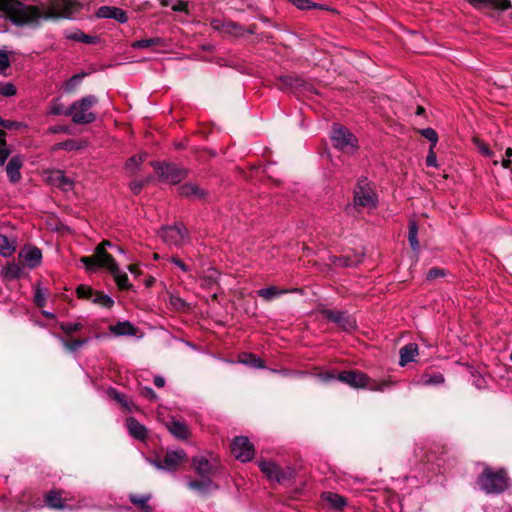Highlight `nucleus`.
<instances>
[{
	"label": "nucleus",
	"mask_w": 512,
	"mask_h": 512,
	"mask_svg": "<svg viewBox=\"0 0 512 512\" xmlns=\"http://www.w3.org/2000/svg\"><path fill=\"white\" fill-rule=\"evenodd\" d=\"M75 6L73 0H51L48 6L42 7L20 5L12 11L11 20L14 24L22 26L37 25L42 19L70 18Z\"/></svg>",
	"instance_id": "1"
},
{
	"label": "nucleus",
	"mask_w": 512,
	"mask_h": 512,
	"mask_svg": "<svg viewBox=\"0 0 512 512\" xmlns=\"http://www.w3.org/2000/svg\"><path fill=\"white\" fill-rule=\"evenodd\" d=\"M478 484L487 494H499L508 488L509 478L503 469L493 471L485 467L478 478Z\"/></svg>",
	"instance_id": "2"
},
{
	"label": "nucleus",
	"mask_w": 512,
	"mask_h": 512,
	"mask_svg": "<svg viewBox=\"0 0 512 512\" xmlns=\"http://www.w3.org/2000/svg\"><path fill=\"white\" fill-rule=\"evenodd\" d=\"M98 102L94 95H87L73 102L67 108V116H70L75 124H89L96 120V114L91 108Z\"/></svg>",
	"instance_id": "3"
},
{
	"label": "nucleus",
	"mask_w": 512,
	"mask_h": 512,
	"mask_svg": "<svg viewBox=\"0 0 512 512\" xmlns=\"http://www.w3.org/2000/svg\"><path fill=\"white\" fill-rule=\"evenodd\" d=\"M337 379L353 388L371 391H383L385 387L390 386L389 382L383 381L378 383L360 371H343L338 374Z\"/></svg>",
	"instance_id": "4"
},
{
	"label": "nucleus",
	"mask_w": 512,
	"mask_h": 512,
	"mask_svg": "<svg viewBox=\"0 0 512 512\" xmlns=\"http://www.w3.org/2000/svg\"><path fill=\"white\" fill-rule=\"evenodd\" d=\"M98 258L101 261L100 267H104L109 270L120 289L127 290L131 288L127 274L120 270L114 258L109 253H104L101 249H99Z\"/></svg>",
	"instance_id": "5"
},
{
	"label": "nucleus",
	"mask_w": 512,
	"mask_h": 512,
	"mask_svg": "<svg viewBox=\"0 0 512 512\" xmlns=\"http://www.w3.org/2000/svg\"><path fill=\"white\" fill-rule=\"evenodd\" d=\"M187 460V454L184 450H168L162 460L149 459V463L158 470L173 472Z\"/></svg>",
	"instance_id": "6"
},
{
	"label": "nucleus",
	"mask_w": 512,
	"mask_h": 512,
	"mask_svg": "<svg viewBox=\"0 0 512 512\" xmlns=\"http://www.w3.org/2000/svg\"><path fill=\"white\" fill-rule=\"evenodd\" d=\"M333 146L345 153H352L357 147L356 137L345 127L335 126L331 133Z\"/></svg>",
	"instance_id": "7"
},
{
	"label": "nucleus",
	"mask_w": 512,
	"mask_h": 512,
	"mask_svg": "<svg viewBox=\"0 0 512 512\" xmlns=\"http://www.w3.org/2000/svg\"><path fill=\"white\" fill-rule=\"evenodd\" d=\"M159 178L170 184H177L186 178L188 171L172 163L152 164Z\"/></svg>",
	"instance_id": "8"
},
{
	"label": "nucleus",
	"mask_w": 512,
	"mask_h": 512,
	"mask_svg": "<svg viewBox=\"0 0 512 512\" xmlns=\"http://www.w3.org/2000/svg\"><path fill=\"white\" fill-rule=\"evenodd\" d=\"M354 203L356 206L374 208L377 196L367 179L359 180L354 191Z\"/></svg>",
	"instance_id": "9"
},
{
	"label": "nucleus",
	"mask_w": 512,
	"mask_h": 512,
	"mask_svg": "<svg viewBox=\"0 0 512 512\" xmlns=\"http://www.w3.org/2000/svg\"><path fill=\"white\" fill-rule=\"evenodd\" d=\"M160 236L166 244L177 247L184 244L187 238V230L182 224H176L164 227Z\"/></svg>",
	"instance_id": "10"
},
{
	"label": "nucleus",
	"mask_w": 512,
	"mask_h": 512,
	"mask_svg": "<svg viewBox=\"0 0 512 512\" xmlns=\"http://www.w3.org/2000/svg\"><path fill=\"white\" fill-rule=\"evenodd\" d=\"M231 452L242 462L250 461L254 456V448L249 439L244 436L235 437L231 444Z\"/></svg>",
	"instance_id": "11"
},
{
	"label": "nucleus",
	"mask_w": 512,
	"mask_h": 512,
	"mask_svg": "<svg viewBox=\"0 0 512 512\" xmlns=\"http://www.w3.org/2000/svg\"><path fill=\"white\" fill-rule=\"evenodd\" d=\"M323 315L330 321L336 323L345 331H350L355 328V320L345 312L324 310Z\"/></svg>",
	"instance_id": "12"
},
{
	"label": "nucleus",
	"mask_w": 512,
	"mask_h": 512,
	"mask_svg": "<svg viewBox=\"0 0 512 512\" xmlns=\"http://www.w3.org/2000/svg\"><path fill=\"white\" fill-rule=\"evenodd\" d=\"M70 499L63 497V492L59 490H51L45 495L46 505L51 509L64 510L73 509L76 506L68 503Z\"/></svg>",
	"instance_id": "13"
},
{
	"label": "nucleus",
	"mask_w": 512,
	"mask_h": 512,
	"mask_svg": "<svg viewBox=\"0 0 512 512\" xmlns=\"http://www.w3.org/2000/svg\"><path fill=\"white\" fill-rule=\"evenodd\" d=\"M192 464L195 471L203 478H210L216 470V461H210L204 456L194 457Z\"/></svg>",
	"instance_id": "14"
},
{
	"label": "nucleus",
	"mask_w": 512,
	"mask_h": 512,
	"mask_svg": "<svg viewBox=\"0 0 512 512\" xmlns=\"http://www.w3.org/2000/svg\"><path fill=\"white\" fill-rule=\"evenodd\" d=\"M98 18L115 19L119 23H126L128 21L127 14L121 8L113 6H101L96 12Z\"/></svg>",
	"instance_id": "15"
},
{
	"label": "nucleus",
	"mask_w": 512,
	"mask_h": 512,
	"mask_svg": "<svg viewBox=\"0 0 512 512\" xmlns=\"http://www.w3.org/2000/svg\"><path fill=\"white\" fill-rule=\"evenodd\" d=\"M19 256L24 260L29 268H35L40 265L42 252L34 246H26L22 249Z\"/></svg>",
	"instance_id": "16"
},
{
	"label": "nucleus",
	"mask_w": 512,
	"mask_h": 512,
	"mask_svg": "<svg viewBox=\"0 0 512 512\" xmlns=\"http://www.w3.org/2000/svg\"><path fill=\"white\" fill-rule=\"evenodd\" d=\"M260 470L268 477L270 480H275L277 482H282L286 479L285 473L274 463L271 461H260L258 463Z\"/></svg>",
	"instance_id": "17"
},
{
	"label": "nucleus",
	"mask_w": 512,
	"mask_h": 512,
	"mask_svg": "<svg viewBox=\"0 0 512 512\" xmlns=\"http://www.w3.org/2000/svg\"><path fill=\"white\" fill-rule=\"evenodd\" d=\"M474 8H492L507 10L511 7L509 0H467Z\"/></svg>",
	"instance_id": "18"
},
{
	"label": "nucleus",
	"mask_w": 512,
	"mask_h": 512,
	"mask_svg": "<svg viewBox=\"0 0 512 512\" xmlns=\"http://www.w3.org/2000/svg\"><path fill=\"white\" fill-rule=\"evenodd\" d=\"M112 244L105 240L103 241L100 245L97 246L96 250H95V254L91 257H82L80 259L81 263L84 264L85 268L87 271H93L95 269L96 266H101V261L100 259L98 258V252H99V249H101L104 253H107L106 252V247H111Z\"/></svg>",
	"instance_id": "19"
},
{
	"label": "nucleus",
	"mask_w": 512,
	"mask_h": 512,
	"mask_svg": "<svg viewBox=\"0 0 512 512\" xmlns=\"http://www.w3.org/2000/svg\"><path fill=\"white\" fill-rule=\"evenodd\" d=\"M322 500L331 510L340 511L346 506V500L339 494L325 492L322 494Z\"/></svg>",
	"instance_id": "20"
},
{
	"label": "nucleus",
	"mask_w": 512,
	"mask_h": 512,
	"mask_svg": "<svg viewBox=\"0 0 512 512\" xmlns=\"http://www.w3.org/2000/svg\"><path fill=\"white\" fill-rule=\"evenodd\" d=\"M166 427L168 431L177 439L185 440L189 436L188 427L181 421L172 419L166 423Z\"/></svg>",
	"instance_id": "21"
},
{
	"label": "nucleus",
	"mask_w": 512,
	"mask_h": 512,
	"mask_svg": "<svg viewBox=\"0 0 512 512\" xmlns=\"http://www.w3.org/2000/svg\"><path fill=\"white\" fill-rule=\"evenodd\" d=\"M22 165L23 161L19 156L12 157L8 162L6 172L12 183H16L21 179L20 169Z\"/></svg>",
	"instance_id": "22"
},
{
	"label": "nucleus",
	"mask_w": 512,
	"mask_h": 512,
	"mask_svg": "<svg viewBox=\"0 0 512 512\" xmlns=\"http://www.w3.org/2000/svg\"><path fill=\"white\" fill-rule=\"evenodd\" d=\"M109 330L115 336H135L137 333V329L129 321L117 322Z\"/></svg>",
	"instance_id": "23"
},
{
	"label": "nucleus",
	"mask_w": 512,
	"mask_h": 512,
	"mask_svg": "<svg viewBox=\"0 0 512 512\" xmlns=\"http://www.w3.org/2000/svg\"><path fill=\"white\" fill-rule=\"evenodd\" d=\"M126 427L131 436L138 440H144L147 435V431L144 425L139 423L135 418L129 417L126 420Z\"/></svg>",
	"instance_id": "24"
},
{
	"label": "nucleus",
	"mask_w": 512,
	"mask_h": 512,
	"mask_svg": "<svg viewBox=\"0 0 512 512\" xmlns=\"http://www.w3.org/2000/svg\"><path fill=\"white\" fill-rule=\"evenodd\" d=\"M179 193L183 197L192 199H202L206 194L202 188L193 183H186L180 186Z\"/></svg>",
	"instance_id": "25"
},
{
	"label": "nucleus",
	"mask_w": 512,
	"mask_h": 512,
	"mask_svg": "<svg viewBox=\"0 0 512 512\" xmlns=\"http://www.w3.org/2000/svg\"><path fill=\"white\" fill-rule=\"evenodd\" d=\"M400 366H405L409 362L415 360V357L418 355V346L415 343H409L400 349Z\"/></svg>",
	"instance_id": "26"
},
{
	"label": "nucleus",
	"mask_w": 512,
	"mask_h": 512,
	"mask_svg": "<svg viewBox=\"0 0 512 512\" xmlns=\"http://www.w3.org/2000/svg\"><path fill=\"white\" fill-rule=\"evenodd\" d=\"M188 487L200 494H206L207 492L217 488V486L214 485L208 477L200 481H189Z\"/></svg>",
	"instance_id": "27"
},
{
	"label": "nucleus",
	"mask_w": 512,
	"mask_h": 512,
	"mask_svg": "<svg viewBox=\"0 0 512 512\" xmlns=\"http://www.w3.org/2000/svg\"><path fill=\"white\" fill-rule=\"evenodd\" d=\"M212 26L214 29L221 30L224 33L238 36L241 34L242 28L234 22H223L213 21Z\"/></svg>",
	"instance_id": "28"
},
{
	"label": "nucleus",
	"mask_w": 512,
	"mask_h": 512,
	"mask_svg": "<svg viewBox=\"0 0 512 512\" xmlns=\"http://www.w3.org/2000/svg\"><path fill=\"white\" fill-rule=\"evenodd\" d=\"M220 273L216 269H209L201 278V286L213 290L218 283Z\"/></svg>",
	"instance_id": "29"
},
{
	"label": "nucleus",
	"mask_w": 512,
	"mask_h": 512,
	"mask_svg": "<svg viewBox=\"0 0 512 512\" xmlns=\"http://www.w3.org/2000/svg\"><path fill=\"white\" fill-rule=\"evenodd\" d=\"M444 383V376L441 373L423 374L416 382L417 385L430 386Z\"/></svg>",
	"instance_id": "30"
},
{
	"label": "nucleus",
	"mask_w": 512,
	"mask_h": 512,
	"mask_svg": "<svg viewBox=\"0 0 512 512\" xmlns=\"http://www.w3.org/2000/svg\"><path fill=\"white\" fill-rule=\"evenodd\" d=\"M288 293L286 289H279L275 286H270L267 288H262L257 291V294L262 297L266 301H271L281 295Z\"/></svg>",
	"instance_id": "31"
},
{
	"label": "nucleus",
	"mask_w": 512,
	"mask_h": 512,
	"mask_svg": "<svg viewBox=\"0 0 512 512\" xmlns=\"http://www.w3.org/2000/svg\"><path fill=\"white\" fill-rule=\"evenodd\" d=\"M151 495L150 494H144V495H136L131 494L129 496L130 501L138 506L143 512H151V506L148 505V501L150 500Z\"/></svg>",
	"instance_id": "32"
},
{
	"label": "nucleus",
	"mask_w": 512,
	"mask_h": 512,
	"mask_svg": "<svg viewBox=\"0 0 512 512\" xmlns=\"http://www.w3.org/2000/svg\"><path fill=\"white\" fill-rule=\"evenodd\" d=\"M15 251L13 243L5 235H0V255L4 257L11 256Z\"/></svg>",
	"instance_id": "33"
},
{
	"label": "nucleus",
	"mask_w": 512,
	"mask_h": 512,
	"mask_svg": "<svg viewBox=\"0 0 512 512\" xmlns=\"http://www.w3.org/2000/svg\"><path fill=\"white\" fill-rule=\"evenodd\" d=\"M417 236H418V226L415 221H410L408 240L411 245V248L414 251H417L419 249V242H418Z\"/></svg>",
	"instance_id": "34"
},
{
	"label": "nucleus",
	"mask_w": 512,
	"mask_h": 512,
	"mask_svg": "<svg viewBox=\"0 0 512 512\" xmlns=\"http://www.w3.org/2000/svg\"><path fill=\"white\" fill-rule=\"evenodd\" d=\"M22 267L17 263H10L4 269V276L8 279L19 278L22 274Z\"/></svg>",
	"instance_id": "35"
},
{
	"label": "nucleus",
	"mask_w": 512,
	"mask_h": 512,
	"mask_svg": "<svg viewBox=\"0 0 512 512\" xmlns=\"http://www.w3.org/2000/svg\"><path fill=\"white\" fill-rule=\"evenodd\" d=\"M86 146L85 141H76V140H67L57 144L58 149H63L67 151L79 150Z\"/></svg>",
	"instance_id": "36"
},
{
	"label": "nucleus",
	"mask_w": 512,
	"mask_h": 512,
	"mask_svg": "<svg viewBox=\"0 0 512 512\" xmlns=\"http://www.w3.org/2000/svg\"><path fill=\"white\" fill-rule=\"evenodd\" d=\"M241 363L254 367V368H263L264 362L253 354H244L240 360Z\"/></svg>",
	"instance_id": "37"
},
{
	"label": "nucleus",
	"mask_w": 512,
	"mask_h": 512,
	"mask_svg": "<svg viewBox=\"0 0 512 512\" xmlns=\"http://www.w3.org/2000/svg\"><path fill=\"white\" fill-rule=\"evenodd\" d=\"M145 156H146L145 154H141V155H135V156H132L131 158H129L126 163V169L130 173L136 172L139 169L143 160L145 159Z\"/></svg>",
	"instance_id": "38"
},
{
	"label": "nucleus",
	"mask_w": 512,
	"mask_h": 512,
	"mask_svg": "<svg viewBox=\"0 0 512 512\" xmlns=\"http://www.w3.org/2000/svg\"><path fill=\"white\" fill-rule=\"evenodd\" d=\"M54 180L59 187L63 190H69L73 186V182L66 177L61 171H57L54 173Z\"/></svg>",
	"instance_id": "39"
},
{
	"label": "nucleus",
	"mask_w": 512,
	"mask_h": 512,
	"mask_svg": "<svg viewBox=\"0 0 512 512\" xmlns=\"http://www.w3.org/2000/svg\"><path fill=\"white\" fill-rule=\"evenodd\" d=\"M85 75V73L73 75L69 80L66 81L64 85L65 91L72 92L81 83Z\"/></svg>",
	"instance_id": "40"
},
{
	"label": "nucleus",
	"mask_w": 512,
	"mask_h": 512,
	"mask_svg": "<svg viewBox=\"0 0 512 512\" xmlns=\"http://www.w3.org/2000/svg\"><path fill=\"white\" fill-rule=\"evenodd\" d=\"M160 43L159 38H150V39H143V40H137L131 44L132 48L134 49H142V48H148L151 46H155Z\"/></svg>",
	"instance_id": "41"
},
{
	"label": "nucleus",
	"mask_w": 512,
	"mask_h": 512,
	"mask_svg": "<svg viewBox=\"0 0 512 512\" xmlns=\"http://www.w3.org/2000/svg\"><path fill=\"white\" fill-rule=\"evenodd\" d=\"M49 113L52 115H66L67 109L64 108V105L60 102L59 99H55L51 102L49 106Z\"/></svg>",
	"instance_id": "42"
},
{
	"label": "nucleus",
	"mask_w": 512,
	"mask_h": 512,
	"mask_svg": "<svg viewBox=\"0 0 512 512\" xmlns=\"http://www.w3.org/2000/svg\"><path fill=\"white\" fill-rule=\"evenodd\" d=\"M92 302L107 308L111 307L114 304L113 299L108 295L104 294L93 295Z\"/></svg>",
	"instance_id": "43"
},
{
	"label": "nucleus",
	"mask_w": 512,
	"mask_h": 512,
	"mask_svg": "<svg viewBox=\"0 0 512 512\" xmlns=\"http://www.w3.org/2000/svg\"><path fill=\"white\" fill-rule=\"evenodd\" d=\"M0 126L8 129V130H22L26 128V124L23 122H17V121H10V120H3L0 117Z\"/></svg>",
	"instance_id": "44"
},
{
	"label": "nucleus",
	"mask_w": 512,
	"mask_h": 512,
	"mask_svg": "<svg viewBox=\"0 0 512 512\" xmlns=\"http://www.w3.org/2000/svg\"><path fill=\"white\" fill-rule=\"evenodd\" d=\"M63 346L69 351H76L82 347L88 340H73L71 342L66 341L63 338H59Z\"/></svg>",
	"instance_id": "45"
},
{
	"label": "nucleus",
	"mask_w": 512,
	"mask_h": 512,
	"mask_svg": "<svg viewBox=\"0 0 512 512\" xmlns=\"http://www.w3.org/2000/svg\"><path fill=\"white\" fill-rule=\"evenodd\" d=\"M83 325L81 323H71V322H62L60 324V328L63 332L67 334H71L75 331L82 329Z\"/></svg>",
	"instance_id": "46"
},
{
	"label": "nucleus",
	"mask_w": 512,
	"mask_h": 512,
	"mask_svg": "<svg viewBox=\"0 0 512 512\" xmlns=\"http://www.w3.org/2000/svg\"><path fill=\"white\" fill-rule=\"evenodd\" d=\"M332 262L335 266L349 267V266H353L356 263H358L359 260L353 261V260L349 259L348 257L343 256V257H334Z\"/></svg>",
	"instance_id": "47"
},
{
	"label": "nucleus",
	"mask_w": 512,
	"mask_h": 512,
	"mask_svg": "<svg viewBox=\"0 0 512 512\" xmlns=\"http://www.w3.org/2000/svg\"><path fill=\"white\" fill-rule=\"evenodd\" d=\"M0 94L10 97L16 94V88L12 83H0Z\"/></svg>",
	"instance_id": "48"
},
{
	"label": "nucleus",
	"mask_w": 512,
	"mask_h": 512,
	"mask_svg": "<svg viewBox=\"0 0 512 512\" xmlns=\"http://www.w3.org/2000/svg\"><path fill=\"white\" fill-rule=\"evenodd\" d=\"M421 134L432 143L431 148H433L436 145L438 136L434 129H432V128L422 129Z\"/></svg>",
	"instance_id": "49"
},
{
	"label": "nucleus",
	"mask_w": 512,
	"mask_h": 512,
	"mask_svg": "<svg viewBox=\"0 0 512 512\" xmlns=\"http://www.w3.org/2000/svg\"><path fill=\"white\" fill-rule=\"evenodd\" d=\"M292 3L300 10H310L316 7V4L309 0H292Z\"/></svg>",
	"instance_id": "50"
},
{
	"label": "nucleus",
	"mask_w": 512,
	"mask_h": 512,
	"mask_svg": "<svg viewBox=\"0 0 512 512\" xmlns=\"http://www.w3.org/2000/svg\"><path fill=\"white\" fill-rule=\"evenodd\" d=\"M83 32L79 29L65 31L64 35L68 40L80 42Z\"/></svg>",
	"instance_id": "51"
},
{
	"label": "nucleus",
	"mask_w": 512,
	"mask_h": 512,
	"mask_svg": "<svg viewBox=\"0 0 512 512\" xmlns=\"http://www.w3.org/2000/svg\"><path fill=\"white\" fill-rule=\"evenodd\" d=\"M5 136L6 133L4 132L3 139L0 143V165H3L5 163L9 155V151L6 148Z\"/></svg>",
	"instance_id": "52"
},
{
	"label": "nucleus",
	"mask_w": 512,
	"mask_h": 512,
	"mask_svg": "<svg viewBox=\"0 0 512 512\" xmlns=\"http://www.w3.org/2000/svg\"><path fill=\"white\" fill-rule=\"evenodd\" d=\"M77 295L79 298H93V290L87 286H79L77 288Z\"/></svg>",
	"instance_id": "53"
},
{
	"label": "nucleus",
	"mask_w": 512,
	"mask_h": 512,
	"mask_svg": "<svg viewBox=\"0 0 512 512\" xmlns=\"http://www.w3.org/2000/svg\"><path fill=\"white\" fill-rule=\"evenodd\" d=\"M445 275H446L445 270H443L441 268L434 267L428 271L426 277L428 280H432V279H436L438 277H444Z\"/></svg>",
	"instance_id": "54"
},
{
	"label": "nucleus",
	"mask_w": 512,
	"mask_h": 512,
	"mask_svg": "<svg viewBox=\"0 0 512 512\" xmlns=\"http://www.w3.org/2000/svg\"><path fill=\"white\" fill-rule=\"evenodd\" d=\"M34 301L36 303L37 306L39 307H43L46 303V297H45V292L38 288L35 292V295H34Z\"/></svg>",
	"instance_id": "55"
},
{
	"label": "nucleus",
	"mask_w": 512,
	"mask_h": 512,
	"mask_svg": "<svg viewBox=\"0 0 512 512\" xmlns=\"http://www.w3.org/2000/svg\"><path fill=\"white\" fill-rule=\"evenodd\" d=\"M9 64L8 55L5 52L0 51V71L5 70Z\"/></svg>",
	"instance_id": "56"
},
{
	"label": "nucleus",
	"mask_w": 512,
	"mask_h": 512,
	"mask_svg": "<svg viewBox=\"0 0 512 512\" xmlns=\"http://www.w3.org/2000/svg\"><path fill=\"white\" fill-rule=\"evenodd\" d=\"M98 41H99L98 37L90 36V35L83 33L80 42L85 43V44H96V43H98Z\"/></svg>",
	"instance_id": "57"
},
{
	"label": "nucleus",
	"mask_w": 512,
	"mask_h": 512,
	"mask_svg": "<svg viewBox=\"0 0 512 512\" xmlns=\"http://www.w3.org/2000/svg\"><path fill=\"white\" fill-rule=\"evenodd\" d=\"M436 163H437L436 155L433 152V150L431 149L429 154L427 155L426 164L429 167H434V166H436Z\"/></svg>",
	"instance_id": "58"
},
{
	"label": "nucleus",
	"mask_w": 512,
	"mask_h": 512,
	"mask_svg": "<svg viewBox=\"0 0 512 512\" xmlns=\"http://www.w3.org/2000/svg\"><path fill=\"white\" fill-rule=\"evenodd\" d=\"M478 149L479 151L485 155V156H488V157H491L493 155V153L491 152V150L488 148L487 145H485L484 143H479L478 144Z\"/></svg>",
	"instance_id": "59"
},
{
	"label": "nucleus",
	"mask_w": 512,
	"mask_h": 512,
	"mask_svg": "<svg viewBox=\"0 0 512 512\" xmlns=\"http://www.w3.org/2000/svg\"><path fill=\"white\" fill-rule=\"evenodd\" d=\"M171 262L179 267L183 272L188 271V267L184 264L179 258L173 257L171 258Z\"/></svg>",
	"instance_id": "60"
},
{
	"label": "nucleus",
	"mask_w": 512,
	"mask_h": 512,
	"mask_svg": "<svg viewBox=\"0 0 512 512\" xmlns=\"http://www.w3.org/2000/svg\"><path fill=\"white\" fill-rule=\"evenodd\" d=\"M173 11H186L187 9V3L184 1H178L176 4L172 7Z\"/></svg>",
	"instance_id": "61"
},
{
	"label": "nucleus",
	"mask_w": 512,
	"mask_h": 512,
	"mask_svg": "<svg viewBox=\"0 0 512 512\" xmlns=\"http://www.w3.org/2000/svg\"><path fill=\"white\" fill-rule=\"evenodd\" d=\"M142 189V183L140 182H132L131 183V190L134 194H138Z\"/></svg>",
	"instance_id": "62"
},
{
	"label": "nucleus",
	"mask_w": 512,
	"mask_h": 512,
	"mask_svg": "<svg viewBox=\"0 0 512 512\" xmlns=\"http://www.w3.org/2000/svg\"><path fill=\"white\" fill-rule=\"evenodd\" d=\"M154 384L158 388H162L165 385V379L161 376H155L154 378Z\"/></svg>",
	"instance_id": "63"
},
{
	"label": "nucleus",
	"mask_w": 512,
	"mask_h": 512,
	"mask_svg": "<svg viewBox=\"0 0 512 512\" xmlns=\"http://www.w3.org/2000/svg\"><path fill=\"white\" fill-rule=\"evenodd\" d=\"M144 395L150 399H155L156 398V394L155 392L153 391L152 388H144V391H143Z\"/></svg>",
	"instance_id": "64"
}]
</instances>
